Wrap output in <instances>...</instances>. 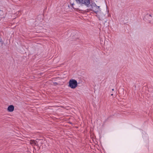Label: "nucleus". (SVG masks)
Here are the masks:
<instances>
[{
	"mask_svg": "<svg viewBox=\"0 0 153 153\" xmlns=\"http://www.w3.org/2000/svg\"><path fill=\"white\" fill-rule=\"evenodd\" d=\"M72 0H70V3L71 5L73 6L74 4L73 3L72 1ZM76 2L79 4H85L86 6H88L90 3V0H75Z\"/></svg>",
	"mask_w": 153,
	"mask_h": 153,
	"instance_id": "obj_2",
	"label": "nucleus"
},
{
	"mask_svg": "<svg viewBox=\"0 0 153 153\" xmlns=\"http://www.w3.org/2000/svg\"><path fill=\"white\" fill-rule=\"evenodd\" d=\"M14 110V107L13 105H10L7 108V110L9 112H12Z\"/></svg>",
	"mask_w": 153,
	"mask_h": 153,
	"instance_id": "obj_4",
	"label": "nucleus"
},
{
	"mask_svg": "<svg viewBox=\"0 0 153 153\" xmlns=\"http://www.w3.org/2000/svg\"><path fill=\"white\" fill-rule=\"evenodd\" d=\"M149 23H151V24H153V22H151L150 21V22H149Z\"/></svg>",
	"mask_w": 153,
	"mask_h": 153,
	"instance_id": "obj_6",
	"label": "nucleus"
},
{
	"mask_svg": "<svg viewBox=\"0 0 153 153\" xmlns=\"http://www.w3.org/2000/svg\"><path fill=\"white\" fill-rule=\"evenodd\" d=\"M92 10L96 13L100 19H102L105 14L101 13L100 6H97L94 3L92 2L91 4Z\"/></svg>",
	"mask_w": 153,
	"mask_h": 153,
	"instance_id": "obj_1",
	"label": "nucleus"
},
{
	"mask_svg": "<svg viewBox=\"0 0 153 153\" xmlns=\"http://www.w3.org/2000/svg\"><path fill=\"white\" fill-rule=\"evenodd\" d=\"M113 95V94H111V96H112Z\"/></svg>",
	"mask_w": 153,
	"mask_h": 153,
	"instance_id": "obj_8",
	"label": "nucleus"
},
{
	"mask_svg": "<svg viewBox=\"0 0 153 153\" xmlns=\"http://www.w3.org/2000/svg\"><path fill=\"white\" fill-rule=\"evenodd\" d=\"M68 86L73 89L75 88L77 86V82L74 79L70 80L69 81Z\"/></svg>",
	"mask_w": 153,
	"mask_h": 153,
	"instance_id": "obj_3",
	"label": "nucleus"
},
{
	"mask_svg": "<svg viewBox=\"0 0 153 153\" xmlns=\"http://www.w3.org/2000/svg\"><path fill=\"white\" fill-rule=\"evenodd\" d=\"M30 143L31 144L33 145H37V143H38V141L36 140H31Z\"/></svg>",
	"mask_w": 153,
	"mask_h": 153,
	"instance_id": "obj_5",
	"label": "nucleus"
},
{
	"mask_svg": "<svg viewBox=\"0 0 153 153\" xmlns=\"http://www.w3.org/2000/svg\"><path fill=\"white\" fill-rule=\"evenodd\" d=\"M112 90L113 91L114 90V89H112Z\"/></svg>",
	"mask_w": 153,
	"mask_h": 153,
	"instance_id": "obj_7",
	"label": "nucleus"
}]
</instances>
